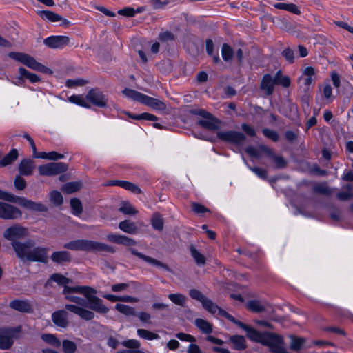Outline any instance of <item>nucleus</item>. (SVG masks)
<instances>
[{
  "label": "nucleus",
  "instance_id": "41",
  "mask_svg": "<svg viewBox=\"0 0 353 353\" xmlns=\"http://www.w3.org/2000/svg\"><path fill=\"white\" fill-rule=\"evenodd\" d=\"M221 54L223 59L228 62L232 60L234 56V51L228 44L223 43L221 48Z\"/></svg>",
  "mask_w": 353,
  "mask_h": 353
},
{
  "label": "nucleus",
  "instance_id": "47",
  "mask_svg": "<svg viewBox=\"0 0 353 353\" xmlns=\"http://www.w3.org/2000/svg\"><path fill=\"white\" fill-rule=\"evenodd\" d=\"M62 347L64 353H74L77 350L76 344L69 340H63L62 342Z\"/></svg>",
  "mask_w": 353,
  "mask_h": 353
},
{
  "label": "nucleus",
  "instance_id": "23",
  "mask_svg": "<svg viewBox=\"0 0 353 353\" xmlns=\"http://www.w3.org/2000/svg\"><path fill=\"white\" fill-rule=\"evenodd\" d=\"M33 161L30 159H23L19 165V172L21 175L29 176L32 174Z\"/></svg>",
  "mask_w": 353,
  "mask_h": 353
},
{
  "label": "nucleus",
  "instance_id": "56",
  "mask_svg": "<svg viewBox=\"0 0 353 353\" xmlns=\"http://www.w3.org/2000/svg\"><path fill=\"white\" fill-rule=\"evenodd\" d=\"M122 345L128 348L138 349L141 346L140 342L137 339H128L122 342Z\"/></svg>",
  "mask_w": 353,
  "mask_h": 353
},
{
  "label": "nucleus",
  "instance_id": "24",
  "mask_svg": "<svg viewBox=\"0 0 353 353\" xmlns=\"http://www.w3.org/2000/svg\"><path fill=\"white\" fill-rule=\"evenodd\" d=\"M19 156L18 150L17 149H12L1 161L0 168H3L11 165L15 160L17 159Z\"/></svg>",
  "mask_w": 353,
  "mask_h": 353
},
{
  "label": "nucleus",
  "instance_id": "14",
  "mask_svg": "<svg viewBox=\"0 0 353 353\" xmlns=\"http://www.w3.org/2000/svg\"><path fill=\"white\" fill-rule=\"evenodd\" d=\"M70 38L67 36H51L43 40V43L50 48H60L67 46Z\"/></svg>",
  "mask_w": 353,
  "mask_h": 353
},
{
  "label": "nucleus",
  "instance_id": "30",
  "mask_svg": "<svg viewBox=\"0 0 353 353\" xmlns=\"http://www.w3.org/2000/svg\"><path fill=\"white\" fill-rule=\"evenodd\" d=\"M39 15L43 19H47L51 22H57L62 19L61 16L50 10L39 11Z\"/></svg>",
  "mask_w": 353,
  "mask_h": 353
},
{
  "label": "nucleus",
  "instance_id": "3",
  "mask_svg": "<svg viewBox=\"0 0 353 353\" xmlns=\"http://www.w3.org/2000/svg\"><path fill=\"white\" fill-rule=\"evenodd\" d=\"M122 93L128 98L138 101L157 111H164L167 108L166 104L159 99L149 97L130 88H125Z\"/></svg>",
  "mask_w": 353,
  "mask_h": 353
},
{
  "label": "nucleus",
  "instance_id": "25",
  "mask_svg": "<svg viewBox=\"0 0 353 353\" xmlns=\"http://www.w3.org/2000/svg\"><path fill=\"white\" fill-rule=\"evenodd\" d=\"M246 336L251 341L262 344L265 336V332H260L256 330L249 327L246 331Z\"/></svg>",
  "mask_w": 353,
  "mask_h": 353
},
{
  "label": "nucleus",
  "instance_id": "57",
  "mask_svg": "<svg viewBox=\"0 0 353 353\" xmlns=\"http://www.w3.org/2000/svg\"><path fill=\"white\" fill-rule=\"evenodd\" d=\"M210 313L212 314H218V315H220L221 316H223L225 319H227L228 321H231V322H232L234 323L236 321L234 319V317H233L232 315H230L229 313H228L225 310L221 309L219 306H218V309L214 312H210Z\"/></svg>",
  "mask_w": 353,
  "mask_h": 353
},
{
  "label": "nucleus",
  "instance_id": "19",
  "mask_svg": "<svg viewBox=\"0 0 353 353\" xmlns=\"http://www.w3.org/2000/svg\"><path fill=\"white\" fill-rule=\"evenodd\" d=\"M52 320L58 327L65 328L68 325V313L65 310H58L52 313Z\"/></svg>",
  "mask_w": 353,
  "mask_h": 353
},
{
  "label": "nucleus",
  "instance_id": "10",
  "mask_svg": "<svg viewBox=\"0 0 353 353\" xmlns=\"http://www.w3.org/2000/svg\"><path fill=\"white\" fill-rule=\"evenodd\" d=\"M21 211L17 207L8 203L0 202V219L14 220L21 218Z\"/></svg>",
  "mask_w": 353,
  "mask_h": 353
},
{
  "label": "nucleus",
  "instance_id": "40",
  "mask_svg": "<svg viewBox=\"0 0 353 353\" xmlns=\"http://www.w3.org/2000/svg\"><path fill=\"white\" fill-rule=\"evenodd\" d=\"M115 309L125 316H135L136 312L132 307L121 303H117Z\"/></svg>",
  "mask_w": 353,
  "mask_h": 353
},
{
  "label": "nucleus",
  "instance_id": "63",
  "mask_svg": "<svg viewBox=\"0 0 353 353\" xmlns=\"http://www.w3.org/2000/svg\"><path fill=\"white\" fill-rule=\"evenodd\" d=\"M336 198L343 201H348L350 199L353 198V193L352 192H347V191H342L339 192L336 194Z\"/></svg>",
  "mask_w": 353,
  "mask_h": 353
},
{
  "label": "nucleus",
  "instance_id": "43",
  "mask_svg": "<svg viewBox=\"0 0 353 353\" xmlns=\"http://www.w3.org/2000/svg\"><path fill=\"white\" fill-rule=\"evenodd\" d=\"M313 190L314 192L323 194V195H330L332 194V190L327 186L326 183H318L313 187Z\"/></svg>",
  "mask_w": 353,
  "mask_h": 353
},
{
  "label": "nucleus",
  "instance_id": "20",
  "mask_svg": "<svg viewBox=\"0 0 353 353\" xmlns=\"http://www.w3.org/2000/svg\"><path fill=\"white\" fill-rule=\"evenodd\" d=\"M19 77L17 79L16 84L19 85L23 82V79H28L31 83H37L41 81L40 77L36 74L31 73L24 68H19Z\"/></svg>",
  "mask_w": 353,
  "mask_h": 353
},
{
  "label": "nucleus",
  "instance_id": "16",
  "mask_svg": "<svg viewBox=\"0 0 353 353\" xmlns=\"http://www.w3.org/2000/svg\"><path fill=\"white\" fill-rule=\"evenodd\" d=\"M199 119L197 125L210 131H216L219 129L220 121L211 114V117Z\"/></svg>",
  "mask_w": 353,
  "mask_h": 353
},
{
  "label": "nucleus",
  "instance_id": "38",
  "mask_svg": "<svg viewBox=\"0 0 353 353\" xmlns=\"http://www.w3.org/2000/svg\"><path fill=\"white\" fill-rule=\"evenodd\" d=\"M190 252L191 256L198 265H203L205 263V256L199 252L194 246L190 247Z\"/></svg>",
  "mask_w": 353,
  "mask_h": 353
},
{
  "label": "nucleus",
  "instance_id": "18",
  "mask_svg": "<svg viewBox=\"0 0 353 353\" xmlns=\"http://www.w3.org/2000/svg\"><path fill=\"white\" fill-rule=\"evenodd\" d=\"M108 185L120 186L136 194L141 193V189L136 184L127 181L111 180Z\"/></svg>",
  "mask_w": 353,
  "mask_h": 353
},
{
  "label": "nucleus",
  "instance_id": "48",
  "mask_svg": "<svg viewBox=\"0 0 353 353\" xmlns=\"http://www.w3.org/2000/svg\"><path fill=\"white\" fill-rule=\"evenodd\" d=\"M69 101L84 108H90V105L88 103L85 99L80 95H72L69 98Z\"/></svg>",
  "mask_w": 353,
  "mask_h": 353
},
{
  "label": "nucleus",
  "instance_id": "42",
  "mask_svg": "<svg viewBox=\"0 0 353 353\" xmlns=\"http://www.w3.org/2000/svg\"><path fill=\"white\" fill-rule=\"evenodd\" d=\"M41 339L47 343L59 347L61 345V341L54 334H44L41 336Z\"/></svg>",
  "mask_w": 353,
  "mask_h": 353
},
{
  "label": "nucleus",
  "instance_id": "9",
  "mask_svg": "<svg viewBox=\"0 0 353 353\" xmlns=\"http://www.w3.org/2000/svg\"><path fill=\"white\" fill-rule=\"evenodd\" d=\"M217 137L224 142L236 145H241L246 139V137L243 133L234 130L219 132H217Z\"/></svg>",
  "mask_w": 353,
  "mask_h": 353
},
{
  "label": "nucleus",
  "instance_id": "12",
  "mask_svg": "<svg viewBox=\"0 0 353 353\" xmlns=\"http://www.w3.org/2000/svg\"><path fill=\"white\" fill-rule=\"evenodd\" d=\"M68 249L85 252L112 251L108 244H65Z\"/></svg>",
  "mask_w": 353,
  "mask_h": 353
},
{
  "label": "nucleus",
  "instance_id": "49",
  "mask_svg": "<svg viewBox=\"0 0 353 353\" xmlns=\"http://www.w3.org/2000/svg\"><path fill=\"white\" fill-rule=\"evenodd\" d=\"M50 279L59 285H63V288L65 286H68V284L70 283V279L68 278L59 274H53L50 276Z\"/></svg>",
  "mask_w": 353,
  "mask_h": 353
},
{
  "label": "nucleus",
  "instance_id": "60",
  "mask_svg": "<svg viewBox=\"0 0 353 353\" xmlns=\"http://www.w3.org/2000/svg\"><path fill=\"white\" fill-rule=\"evenodd\" d=\"M299 83H303L304 85V91L309 92L310 86L312 84V83L314 81V79L312 77H300L299 78Z\"/></svg>",
  "mask_w": 353,
  "mask_h": 353
},
{
  "label": "nucleus",
  "instance_id": "15",
  "mask_svg": "<svg viewBox=\"0 0 353 353\" xmlns=\"http://www.w3.org/2000/svg\"><path fill=\"white\" fill-rule=\"evenodd\" d=\"M260 150L265 154L268 157L272 159L275 163L277 168H284L287 165V161L281 156H276L274 154L273 150L265 145H262L260 147Z\"/></svg>",
  "mask_w": 353,
  "mask_h": 353
},
{
  "label": "nucleus",
  "instance_id": "53",
  "mask_svg": "<svg viewBox=\"0 0 353 353\" xmlns=\"http://www.w3.org/2000/svg\"><path fill=\"white\" fill-rule=\"evenodd\" d=\"M50 200L56 205H61L63 201L61 194L56 190L52 191L50 193Z\"/></svg>",
  "mask_w": 353,
  "mask_h": 353
},
{
  "label": "nucleus",
  "instance_id": "32",
  "mask_svg": "<svg viewBox=\"0 0 353 353\" xmlns=\"http://www.w3.org/2000/svg\"><path fill=\"white\" fill-rule=\"evenodd\" d=\"M247 307L249 310L259 313L265 311V306L258 300H250L247 303Z\"/></svg>",
  "mask_w": 353,
  "mask_h": 353
},
{
  "label": "nucleus",
  "instance_id": "55",
  "mask_svg": "<svg viewBox=\"0 0 353 353\" xmlns=\"http://www.w3.org/2000/svg\"><path fill=\"white\" fill-rule=\"evenodd\" d=\"M159 39L162 42H167L169 41H174L175 39L174 34L170 31H165L160 32Z\"/></svg>",
  "mask_w": 353,
  "mask_h": 353
},
{
  "label": "nucleus",
  "instance_id": "39",
  "mask_svg": "<svg viewBox=\"0 0 353 353\" xmlns=\"http://www.w3.org/2000/svg\"><path fill=\"white\" fill-rule=\"evenodd\" d=\"M168 298L172 303L181 307L185 306V302L187 301L185 296L179 293L170 294L168 295Z\"/></svg>",
  "mask_w": 353,
  "mask_h": 353
},
{
  "label": "nucleus",
  "instance_id": "13",
  "mask_svg": "<svg viewBox=\"0 0 353 353\" xmlns=\"http://www.w3.org/2000/svg\"><path fill=\"white\" fill-rule=\"evenodd\" d=\"M86 99L93 105L104 108L107 105L108 99L103 93L97 88L91 89L86 95Z\"/></svg>",
  "mask_w": 353,
  "mask_h": 353
},
{
  "label": "nucleus",
  "instance_id": "45",
  "mask_svg": "<svg viewBox=\"0 0 353 353\" xmlns=\"http://www.w3.org/2000/svg\"><path fill=\"white\" fill-rule=\"evenodd\" d=\"M108 240L111 243H134V241L130 239L119 234H109L108 236Z\"/></svg>",
  "mask_w": 353,
  "mask_h": 353
},
{
  "label": "nucleus",
  "instance_id": "54",
  "mask_svg": "<svg viewBox=\"0 0 353 353\" xmlns=\"http://www.w3.org/2000/svg\"><path fill=\"white\" fill-rule=\"evenodd\" d=\"M14 185L17 190H23L26 187V181L21 176L17 175L14 178Z\"/></svg>",
  "mask_w": 353,
  "mask_h": 353
},
{
  "label": "nucleus",
  "instance_id": "17",
  "mask_svg": "<svg viewBox=\"0 0 353 353\" xmlns=\"http://www.w3.org/2000/svg\"><path fill=\"white\" fill-rule=\"evenodd\" d=\"M10 307L22 313H30L32 311V306L27 300H14L9 303Z\"/></svg>",
  "mask_w": 353,
  "mask_h": 353
},
{
  "label": "nucleus",
  "instance_id": "44",
  "mask_svg": "<svg viewBox=\"0 0 353 353\" xmlns=\"http://www.w3.org/2000/svg\"><path fill=\"white\" fill-rule=\"evenodd\" d=\"M70 206L72 213L75 215H79L83 212V208L81 201L77 198H72L70 200Z\"/></svg>",
  "mask_w": 353,
  "mask_h": 353
},
{
  "label": "nucleus",
  "instance_id": "22",
  "mask_svg": "<svg viewBox=\"0 0 353 353\" xmlns=\"http://www.w3.org/2000/svg\"><path fill=\"white\" fill-rule=\"evenodd\" d=\"M131 250V252L137 256L139 258L144 260L145 261L153 265H155L157 267H159V268H163L168 271H170V268H168V266L166 265V264H164L162 262H161L160 261H158L155 259H153L152 257H150V256H145V255H143L142 254L141 252H139L137 251H136L134 249H130Z\"/></svg>",
  "mask_w": 353,
  "mask_h": 353
},
{
  "label": "nucleus",
  "instance_id": "59",
  "mask_svg": "<svg viewBox=\"0 0 353 353\" xmlns=\"http://www.w3.org/2000/svg\"><path fill=\"white\" fill-rule=\"evenodd\" d=\"M282 55L290 63L294 60V51L290 48H287L282 52Z\"/></svg>",
  "mask_w": 353,
  "mask_h": 353
},
{
  "label": "nucleus",
  "instance_id": "27",
  "mask_svg": "<svg viewBox=\"0 0 353 353\" xmlns=\"http://www.w3.org/2000/svg\"><path fill=\"white\" fill-rule=\"evenodd\" d=\"M194 324L203 334H208L212 332V324L203 319H195Z\"/></svg>",
  "mask_w": 353,
  "mask_h": 353
},
{
  "label": "nucleus",
  "instance_id": "26",
  "mask_svg": "<svg viewBox=\"0 0 353 353\" xmlns=\"http://www.w3.org/2000/svg\"><path fill=\"white\" fill-rule=\"evenodd\" d=\"M51 259L55 263H63L70 261L71 256L69 252L66 251H57L52 253Z\"/></svg>",
  "mask_w": 353,
  "mask_h": 353
},
{
  "label": "nucleus",
  "instance_id": "36",
  "mask_svg": "<svg viewBox=\"0 0 353 353\" xmlns=\"http://www.w3.org/2000/svg\"><path fill=\"white\" fill-rule=\"evenodd\" d=\"M126 114L131 119L135 120H147V121H158L157 117L150 113L144 112L139 114H133L130 112H127Z\"/></svg>",
  "mask_w": 353,
  "mask_h": 353
},
{
  "label": "nucleus",
  "instance_id": "29",
  "mask_svg": "<svg viewBox=\"0 0 353 353\" xmlns=\"http://www.w3.org/2000/svg\"><path fill=\"white\" fill-rule=\"evenodd\" d=\"M290 347L294 351H299L304 343H305V339L303 337H297L293 335L290 336Z\"/></svg>",
  "mask_w": 353,
  "mask_h": 353
},
{
  "label": "nucleus",
  "instance_id": "7",
  "mask_svg": "<svg viewBox=\"0 0 353 353\" xmlns=\"http://www.w3.org/2000/svg\"><path fill=\"white\" fill-rule=\"evenodd\" d=\"M21 331V327H4L0 329V349L8 350L12 347L14 338Z\"/></svg>",
  "mask_w": 353,
  "mask_h": 353
},
{
  "label": "nucleus",
  "instance_id": "2",
  "mask_svg": "<svg viewBox=\"0 0 353 353\" xmlns=\"http://www.w3.org/2000/svg\"><path fill=\"white\" fill-rule=\"evenodd\" d=\"M19 258L29 261L48 262L47 250L43 248H32V244H12Z\"/></svg>",
  "mask_w": 353,
  "mask_h": 353
},
{
  "label": "nucleus",
  "instance_id": "33",
  "mask_svg": "<svg viewBox=\"0 0 353 353\" xmlns=\"http://www.w3.org/2000/svg\"><path fill=\"white\" fill-rule=\"evenodd\" d=\"M137 334L140 338L145 340L152 341L160 339L159 334L145 329H138Z\"/></svg>",
  "mask_w": 353,
  "mask_h": 353
},
{
  "label": "nucleus",
  "instance_id": "64",
  "mask_svg": "<svg viewBox=\"0 0 353 353\" xmlns=\"http://www.w3.org/2000/svg\"><path fill=\"white\" fill-rule=\"evenodd\" d=\"M241 129L246 134L250 137H254L256 136V131L254 128L247 123H244L241 124Z\"/></svg>",
  "mask_w": 353,
  "mask_h": 353
},
{
  "label": "nucleus",
  "instance_id": "5",
  "mask_svg": "<svg viewBox=\"0 0 353 353\" xmlns=\"http://www.w3.org/2000/svg\"><path fill=\"white\" fill-rule=\"evenodd\" d=\"M8 56L35 71L41 72L44 74H52V71L50 68L37 62L34 57L28 54L12 52L8 54Z\"/></svg>",
  "mask_w": 353,
  "mask_h": 353
},
{
  "label": "nucleus",
  "instance_id": "1",
  "mask_svg": "<svg viewBox=\"0 0 353 353\" xmlns=\"http://www.w3.org/2000/svg\"><path fill=\"white\" fill-rule=\"evenodd\" d=\"M96 293L95 289L86 285L65 286L63 290L65 299L77 304H66L65 308L85 321L92 320L95 316L92 311L85 307L99 314L108 313V307L102 299L95 296Z\"/></svg>",
  "mask_w": 353,
  "mask_h": 353
},
{
  "label": "nucleus",
  "instance_id": "4",
  "mask_svg": "<svg viewBox=\"0 0 353 353\" xmlns=\"http://www.w3.org/2000/svg\"><path fill=\"white\" fill-rule=\"evenodd\" d=\"M0 199L18 204L21 207L34 212H46L48 210L47 208L41 203H36L25 197L16 196L1 190H0Z\"/></svg>",
  "mask_w": 353,
  "mask_h": 353
},
{
  "label": "nucleus",
  "instance_id": "50",
  "mask_svg": "<svg viewBox=\"0 0 353 353\" xmlns=\"http://www.w3.org/2000/svg\"><path fill=\"white\" fill-rule=\"evenodd\" d=\"M263 134L270 140L277 142L279 139V135L277 132L268 128H263L262 130Z\"/></svg>",
  "mask_w": 353,
  "mask_h": 353
},
{
  "label": "nucleus",
  "instance_id": "35",
  "mask_svg": "<svg viewBox=\"0 0 353 353\" xmlns=\"http://www.w3.org/2000/svg\"><path fill=\"white\" fill-rule=\"evenodd\" d=\"M151 224L153 228L156 230L161 231L163 229V219L159 213L156 212L152 215L151 218Z\"/></svg>",
  "mask_w": 353,
  "mask_h": 353
},
{
  "label": "nucleus",
  "instance_id": "52",
  "mask_svg": "<svg viewBox=\"0 0 353 353\" xmlns=\"http://www.w3.org/2000/svg\"><path fill=\"white\" fill-rule=\"evenodd\" d=\"M342 93L347 98H350L353 94V86L347 81H345L342 83Z\"/></svg>",
  "mask_w": 353,
  "mask_h": 353
},
{
  "label": "nucleus",
  "instance_id": "8",
  "mask_svg": "<svg viewBox=\"0 0 353 353\" xmlns=\"http://www.w3.org/2000/svg\"><path fill=\"white\" fill-rule=\"evenodd\" d=\"M68 165L63 162L48 163L39 166L38 171L40 175L53 176L67 171Z\"/></svg>",
  "mask_w": 353,
  "mask_h": 353
},
{
  "label": "nucleus",
  "instance_id": "28",
  "mask_svg": "<svg viewBox=\"0 0 353 353\" xmlns=\"http://www.w3.org/2000/svg\"><path fill=\"white\" fill-rule=\"evenodd\" d=\"M230 341L234 345V348L236 350H243L246 348V341L243 336H232L230 338Z\"/></svg>",
  "mask_w": 353,
  "mask_h": 353
},
{
  "label": "nucleus",
  "instance_id": "58",
  "mask_svg": "<svg viewBox=\"0 0 353 353\" xmlns=\"http://www.w3.org/2000/svg\"><path fill=\"white\" fill-rule=\"evenodd\" d=\"M87 83V81L78 79H68L66 81V86L68 88H72L74 86H81L85 85Z\"/></svg>",
  "mask_w": 353,
  "mask_h": 353
},
{
  "label": "nucleus",
  "instance_id": "11",
  "mask_svg": "<svg viewBox=\"0 0 353 353\" xmlns=\"http://www.w3.org/2000/svg\"><path fill=\"white\" fill-rule=\"evenodd\" d=\"M189 295L192 299L200 301L203 308L210 313L214 312L218 309L217 305L214 303L198 290L191 289L189 291Z\"/></svg>",
  "mask_w": 353,
  "mask_h": 353
},
{
  "label": "nucleus",
  "instance_id": "62",
  "mask_svg": "<svg viewBox=\"0 0 353 353\" xmlns=\"http://www.w3.org/2000/svg\"><path fill=\"white\" fill-rule=\"evenodd\" d=\"M250 170H251L253 172H254L261 179H266L268 174L265 170L263 168H260L259 167H251L248 166Z\"/></svg>",
  "mask_w": 353,
  "mask_h": 353
},
{
  "label": "nucleus",
  "instance_id": "46",
  "mask_svg": "<svg viewBox=\"0 0 353 353\" xmlns=\"http://www.w3.org/2000/svg\"><path fill=\"white\" fill-rule=\"evenodd\" d=\"M119 211L127 215H134L137 213L135 208L128 202H123Z\"/></svg>",
  "mask_w": 353,
  "mask_h": 353
},
{
  "label": "nucleus",
  "instance_id": "6",
  "mask_svg": "<svg viewBox=\"0 0 353 353\" xmlns=\"http://www.w3.org/2000/svg\"><path fill=\"white\" fill-rule=\"evenodd\" d=\"M28 230L19 223H15L6 228L3 232V237L11 243H21L28 236Z\"/></svg>",
  "mask_w": 353,
  "mask_h": 353
},
{
  "label": "nucleus",
  "instance_id": "37",
  "mask_svg": "<svg viewBox=\"0 0 353 353\" xmlns=\"http://www.w3.org/2000/svg\"><path fill=\"white\" fill-rule=\"evenodd\" d=\"M119 227L121 230L131 234L134 233L137 229L134 223L130 220H124L120 222Z\"/></svg>",
  "mask_w": 353,
  "mask_h": 353
},
{
  "label": "nucleus",
  "instance_id": "34",
  "mask_svg": "<svg viewBox=\"0 0 353 353\" xmlns=\"http://www.w3.org/2000/svg\"><path fill=\"white\" fill-rule=\"evenodd\" d=\"M81 187V183L79 181L68 182L64 184L61 190L67 194H72L78 191Z\"/></svg>",
  "mask_w": 353,
  "mask_h": 353
},
{
  "label": "nucleus",
  "instance_id": "51",
  "mask_svg": "<svg viewBox=\"0 0 353 353\" xmlns=\"http://www.w3.org/2000/svg\"><path fill=\"white\" fill-rule=\"evenodd\" d=\"M262 145H259L258 148H255L252 146H249L245 148V152L250 156L251 157H254L256 159L260 158L261 154H264L261 150L260 147Z\"/></svg>",
  "mask_w": 353,
  "mask_h": 353
},
{
  "label": "nucleus",
  "instance_id": "31",
  "mask_svg": "<svg viewBox=\"0 0 353 353\" xmlns=\"http://www.w3.org/2000/svg\"><path fill=\"white\" fill-rule=\"evenodd\" d=\"M274 7L279 10H287L295 14H300L301 11L298 7L294 3H277L274 4Z\"/></svg>",
  "mask_w": 353,
  "mask_h": 353
},
{
  "label": "nucleus",
  "instance_id": "61",
  "mask_svg": "<svg viewBox=\"0 0 353 353\" xmlns=\"http://www.w3.org/2000/svg\"><path fill=\"white\" fill-rule=\"evenodd\" d=\"M176 337L183 341H188L191 343H194L196 341L194 336L183 332L177 333L176 334Z\"/></svg>",
  "mask_w": 353,
  "mask_h": 353
},
{
  "label": "nucleus",
  "instance_id": "21",
  "mask_svg": "<svg viewBox=\"0 0 353 353\" xmlns=\"http://www.w3.org/2000/svg\"><path fill=\"white\" fill-rule=\"evenodd\" d=\"M276 85L272 81V77L270 74H266L263 75L261 84L260 89L265 92L267 96L271 95L274 92V86Z\"/></svg>",
  "mask_w": 353,
  "mask_h": 353
}]
</instances>
